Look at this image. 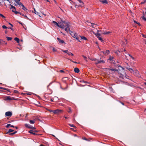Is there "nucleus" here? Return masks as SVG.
Wrapping results in <instances>:
<instances>
[{
    "instance_id": "f257e3e1",
    "label": "nucleus",
    "mask_w": 146,
    "mask_h": 146,
    "mask_svg": "<svg viewBox=\"0 0 146 146\" xmlns=\"http://www.w3.org/2000/svg\"><path fill=\"white\" fill-rule=\"evenodd\" d=\"M50 111L54 113V114H58L60 113L61 112L62 110L59 109H57L55 110H50Z\"/></svg>"
},
{
    "instance_id": "f03ea898",
    "label": "nucleus",
    "mask_w": 146,
    "mask_h": 146,
    "mask_svg": "<svg viewBox=\"0 0 146 146\" xmlns=\"http://www.w3.org/2000/svg\"><path fill=\"white\" fill-rule=\"evenodd\" d=\"M6 98L5 99V100H17V99H16L13 97H11L10 96H6Z\"/></svg>"
},
{
    "instance_id": "7ed1b4c3",
    "label": "nucleus",
    "mask_w": 146,
    "mask_h": 146,
    "mask_svg": "<svg viewBox=\"0 0 146 146\" xmlns=\"http://www.w3.org/2000/svg\"><path fill=\"white\" fill-rule=\"evenodd\" d=\"M62 51L66 53H67L68 54L69 56H73L74 55V54L72 53L71 52H68V50H62Z\"/></svg>"
},
{
    "instance_id": "20e7f679",
    "label": "nucleus",
    "mask_w": 146,
    "mask_h": 146,
    "mask_svg": "<svg viewBox=\"0 0 146 146\" xmlns=\"http://www.w3.org/2000/svg\"><path fill=\"white\" fill-rule=\"evenodd\" d=\"M25 126L27 127L30 129H35V127H34L32 126L31 125L28 124H25Z\"/></svg>"
},
{
    "instance_id": "39448f33",
    "label": "nucleus",
    "mask_w": 146,
    "mask_h": 146,
    "mask_svg": "<svg viewBox=\"0 0 146 146\" xmlns=\"http://www.w3.org/2000/svg\"><path fill=\"white\" fill-rule=\"evenodd\" d=\"M12 115V112L10 111H7L5 113V115L7 116H9L10 117Z\"/></svg>"
},
{
    "instance_id": "423d86ee",
    "label": "nucleus",
    "mask_w": 146,
    "mask_h": 146,
    "mask_svg": "<svg viewBox=\"0 0 146 146\" xmlns=\"http://www.w3.org/2000/svg\"><path fill=\"white\" fill-rule=\"evenodd\" d=\"M57 26L60 28H62V29H64V25L61 23V22H60V23H58V24Z\"/></svg>"
},
{
    "instance_id": "0eeeda50",
    "label": "nucleus",
    "mask_w": 146,
    "mask_h": 146,
    "mask_svg": "<svg viewBox=\"0 0 146 146\" xmlns=\"http://www.w3.org/2000/svg\"><path fill=\"white\" fill-rule=\"evenodd\" d=\"M106 69L108 70L109 71H110V70H111V71H113L114 72L117 71V72H118L120 70L119 69H113V68H106Z\"/></svg>"
},
{
    "instance_id": "6e6552de",
    "label": "nucleus",
    "mask_w": 146,
    "mask_h": 146,
    "mask_svg": "<svg viewBox=\"0 0 146 146\" xmlns=\"http://www.w3.org/2000/svg\"><path fill=\"white\" fill-rule=\"evenodd\" d=\"M29 133H30L31 134H33L34 135H39V134H38L34 132L33 130H30L29 131Z\"/></svg>"
},
{
    "instance_id": "1a4fd4ad",
    "label": "nucleus",
    "mask_w": 146,
    "mask_h": 146,
    "mask_svg": "<svg viewBox=\"0 0 146 146\" xmlns=\"http://www.w3.org/2000/svg\"><path fill=\"white\" fill-rule=\"evenodd\" d=\"M65 26H64L65 28H68V30L70 29V23L68 22H67V23L66 24Z\"/></svg>"
},
{
    "instance_id": "9d476101",
    "label": "nucleus",
    "mask_w": 146,
    "mask_h": 146,
    "mask_svg": "<svg viewBox=\"0 0 146 146\" xmlns=\"http://www.w3.org/2000/svg\"><path fill=\"white\" fill-rule=\"evenodd\" d=\"M57 39L59 41L60 43H62V44L64 43L65 44L64 41L63 40L60 39L58 37L57 38Z\"/></svg>"
},
{
    "instance_id": "9b49d317",
    "label": "nucleus",
    "mask_w": 146,
    "mask_h": 146,
    "mask_svg": "<svg viewBox=\"0 0 146 146\" xmlns=\"http://www.w3.org/2000/svg\"><path fill=\"white\" fill-rule=\"evenodd\" d=\"M10 9H12V11L14 13V12L16 11L15 7L13 5H11V7L10 8Z\"/></svg>"
},
{
    "instance_id": "f8f14e48",
    "label": "nucleus",
    "mask_w": 146,
    "mask_h": 146,
    "mask_svg": "<svg viewBox=\"0 0 146 146\" xmlns=\"http://www.w3.org/2000/svg\"><path fill=\"white\" fill-rule=\"evenodd\" d=\"M100 1L103 4L106 3L108 4V2L106 0H100Z\"/></svg>"
},
{
    "instance_id": "ddd939ff",
    "label": "nucleus",
    "mask_w": 146,
    "mask_h": 146,
    "mask_svg": "<svg viewBox=\"0 0 146 146\" xmlns=\"http://www.w3.org/2000/svg\"><path fill=\"white\" fill-rule=\"evenodd\" d=\"M74 71L75 73H78L80 72L79 69L77 68H75L74 69Z\"/></svg>"
},
{
    "instance_id": "4468645a",
    "label": "nucleus",
    "mask_w": 146,
    "mask_h": 146,
    "mask_svg": "<svg viewBox=\"0 0 146 146\" xmlns=\"http://www.w3.org/2000/svg\"><path fill=\"white\" fill-rule=\"evenodd\" d=\"M14 131V130H12L11 129H9L8 131L6 133L7 134H9V133H10V132H13Z\"/></svg>"
},
{
    "instance_id": "2eb2a0df",
    "label": "nucleus",
    "mask_w": 146,
    "mask_h": 146,
    "mask_svg": "<svg viewBox=\"0 0 146 146\" xmlns=\"http://www.w3.org/2000/svg\"><path fill=\"white\" fill-rule=\"evenodd\" d=\"M114 59V58L113 57L110 56L109 58L108 59V60L110 61H111Z\"/></svg>"
},
{
    "instance_id": "dca6fc26",
    "label": "nucleus",
    "mask_w": 146,
    "mask_h": 146,
    "mask_svg": "<svg viewBox=\"0 0 146 146\" xmlns=\"http://www.w3.org/2000/svg\"><path fill=\"white\" fill-rule=\"evenodd\" d=\"M143 17H142V19L143 20H144L146 21V18H145V16L144 13V12H143Z\"/></svg>"
},
{
    "instance_id": "f3484780",
    "label": "nucleus",
    "mask_w": 146,
    "mask_h": 146,
    "mask_svg": "<svg viewBox=\"0 0 146 146\" xmlns=\"http://www.w3.org/2000/svg\"><path fill=\"white\" fill-rule=\"evenodd\" d=\"M14 40L16 41L17 43H19V39L17 37H15L14 38Z\"/></svg>"
},
{
    "instance_id": "a211bd4d",
    "label": "nucleus",
    "mask_w": 146,
    "mask_h": 146,
    "mask_svg": "<svg viewBox=\"0 0 146 146\" xmlns=\"http://www.w3.org/2000/svg\"><path fill=\"white\" fill-rule=\"evenodd\" d=\"M98 62H99V64L100 63H102L104 64L105 63V62L104 60H98Z\"/></svg>"
},
{
    "instance_id": "6ab92c4d",
    "label": "nucleus",
    "mask_w": 146,
    "mask_h": 146,
    "mask_svg": "<svg viewBox=\"0 0 146 146\" xmlns=\"http://www.w3.org/2000/svg\"><path fill=\"white\" fill-rule=\"evenodd\" d=\"M97 38H98V39L100 40L102 42H103L104 41V40H103L102 38L100 36H97Z\"/></svg>"
},
{
    "instance_id": "aec40b11",
    "label": "nucleus",
    "mask_w": 146,
    "mask_h": 146,
    "mask_svg": "<svg viewBox=\"0 0 146 146\" xmlns=\"http://www.w3.org/2000/svg\"><path fill=\"white\" fill-rule=\"evenodd\" d=\"M10 126H11V127H13L14 128L15 127V126H13V125H11V124H7V125L6 126V127L7 128H8Z\"/></svg>"
},
{
    "instance_id": "412c9836",
    "label": "nucleus",
    "mask_w": 146,
    "mask_h": 146,
    "mask_svg": "<svg viewBox=\"0 0 146 146\" xmlns=\"http://www.w3.org/2000/svg\"><path fill=\"white\" fill-rule=\"evenodd\" d=\"M80 36L81 38L82 39H83L85 40H87V38L85 36Z\"/></svg>"
},
{
    "instance_id": "4be33fe9",
    "label": "nucleus",
    "mask_w": 146,
    "mask_h": 146,
    "mask_svg": "<svg viewBox=\"0 0 146 146\" xmlns=\"http://www.w3.org/2000/svg\"><path fill=\"white\" fill-rule=\"evenodd\" d=\"M110 51L109 50H107L105 52H103V53L105 54H108L109 53Z\"/></svg>"
},
{
    "instance_id": "5701e85b",
    "label": "nucleus",
    "mask_w": 146,
    "mask_h": 146,
    "mask_svg": "<svg viewBox=\"0 0 146 146\" xmlns=\"http://www.w3.org/2000/svg\"><path fill=\"white\" fill-rule=\"evenodd\" d=\"M77 36H78L77 34L76 33H74L73 34V35L72 37L73 38H75Z\"/></svg>"
},
{
    "instance_id": "b1692460",
    "label": "nucleus",
    "mask_w": 146,
    "mask_h": 146,
    "mask_svg": "<svg viewBox=\"0 0 146 146\" xmlns=\"http://www.w3.org/2000/svg\"><path fill=\"white\" fill-rule=\"evenodd\" d=\"M22 9L25 11L27 10V9L25 7V6L23 5H22Z\"/></svg>"
},
{
    "instance_id": "393cba45",
    "label": "nucleus",
    "mask_w": 146,
    "mask_h": 146,
    "mask_svg": "<svg viewBox=\"0 0 146 146\" xmlns=\"http://www.w3.org/2000/svg\"><path fill=\"white\" fill-rule=\"evenodd\" d=\"M35 119L33 120H30L29 121V122L31 123L32 124H34L35 123Z\"/></svg>"
},
{
    "instance_id": "a878e982",
    "label": "nucleus",
    "mask_w": 146,
    "mask_h": 146,
    "mask_svg": "<svg viewBox=\"0 0 146 146\" xmlns=\"http://www.w3.org/2000/svg\"><path fill=\"white\" fill-rule=\"evenodd\" d=\"M64 29H65L67 33L68 32H69L70 31V29H69V30H68L69 29L68 28H66L65 27V28H64Z\"/></svg>"
},
{
    "instance_id": "bb28decb",
    "label": "nucleus",
    "mask_w": 146,
    "mask_h": 146,
    "mask_svg": "<svg viewBox=\"0 0 146 146\" xmlns=\"http://www.w3.org/2000/svg\"><path fill=\"white\" fill-rule=\"evenodd\" d=\"M6 38H7V40H8V41L11 40L12 39V37H8V36Z\"/></svg>"
},
{
    "instance_id": "cd10ccee",
    "label": "nucleus",
    "mask_w": 146,
    "mask_h": 146,
    "mask_svg": "<svg viewBox=\"0 0 146 146\" xmlns=\"http://www.w3.org/2000/svg\"><path fill=\"white\" fill-rule=\"evenodd\" d=\"M111 33V32L110 31H108V32L106 31L105 33H102L103 34H104L105 35L108 34H109L110 33Z\"/></svg>"
},
{
    "instance_id": "c85d7f7f",
    "label": "nucleus",
    "mask_w": 146,
    "mask_h": 146,
    "mask_svg": "<svg viewBox=\"0 0 146 146\" xmlns=\"http://www.w3.org/2000/svg\"><path fill=\"white\" fill-rule=\"evenodd\" d=\"M91 24L92 25V27L93 28H94L95 27H96V26L97 25H96L94 23H91Z\"/></svg>"
},
{
    "instance_id": "c756f323",
    "label": "nucleus",
    "mask_w": 146,
    "mask_h": 146,
    "mask_svg": "<svg viewBox=\"0 0 146 146\" xmlns=\"http://www.w3.org/2000/svg\"><path fill=\"white\" fill-rule=\"evenodd\" d=\"M95 35L97 37V36H99L101 35V34L98 33H96L95 34Z\"/></svg>"
},
{
    "instance_id": "7c9ffc66",
    "label": "nucleus",
    "mask_w": 146,
    "mask_h": 146,
    "mask_svg": "<svg viewBox=\"0 0 146 146\" xmlns=\"http://www.w3.org/2000/svg\"><path fill=\"white\" fill-rule=\"evenodd\" d=\"M129 70L132 73L133 72V70L131 68H128Z\"/></svg>"
},
{
    "instance_id": "2f4dec72",
    "label": "nucleus",
    "mask_w": 146,
    "mask_h": 146,
    "mask_svg": "<svg viewBox=\"0 0 146 146\" xmlns=\"http://www.w3.org/2000/svg\"><path fill=\"white\" fill-rule=\"evenodd\" d=\"M52 22L54 25H56L57 26L58 24V23H57L55 21H53Z\"/></svg>"
},
{
    "instance_id": "473e14b6",
    "label": "nucleus",
    "mask_w": 146,
    "mask_h": 146,
    "mask_svg": "<svg viewBox=\"0 0 146 146\" xmlns=\"http://www.w3.org/2000/svg\"><path fill=\"white\" fill-rule=\"evenodd\" d=\"M1 40V44H7L6 42H5V41L2 40Z\"/></svg>"
},
{
    "instance_id": "72a5a7b5",
    "label": "nucleus",
    "mask_w": 146,
    "mask_h": 146,
    "mask_svg": "<svg viewBox=\"0 0 146 146\" xmlns=\"http://www.w3.org/2000/svg\"><path fill=\"white\" fill-rule=\"evenodd\" d=\"M17 3L18 5L20 6L21 5V6H22V5H23L21 2H17Z\"/></svg>"
},
{
    "instance_id": "f704fd0d",
    "label": "nucleus",
    "mask_w": 146,
    "mask_h": 146,
    "mask_svg": "<svg viewBox=\"0 0 146 146\" xmlns=\"http://www.w3.org/2000/svg\"><path fill=\"white\" fill-rule=\"evenodd\" d=\"M111 64H115V61L114 59L113 60L111 61Z\"/></svg>"
},
{
    "instance_id": "c9c22d12",
    "label": "nucleus",
    "mask_w": 146,
    "mask_h": 146,
    "mask_svg": "<svg viewBox=\"0 0 146 146\" xmlns=\"http://www.w3.org/2000/svg\"><path fill=\"white\" fill-rule=\"evenodd\" d=\"M128 55H129V56H130L131 58L133 60H134L135 58H134V57H133V56H132L131 54H128Z\"/></svg>"
},
{
    "instance_id": "e433bc0d",
    "label": "nucleus",
    "mask_w": 146,
    "mask_h": 146,
    "mask_svg": "<svg viewBox=\"0 0 146 146\" xmlns=\"http://www.w3.org/2000/svg\"><path fill=\"white\" fill-rule=\"evenodd\" d=\"M69 33L70 34V35L72 36L73 35V32L71 31H70L69 32Z\"/></svg>"
},
{
    "instance_id": "4c0bfd02",
    "label": "nucleus",
    "mask_w": 146,
    "mask_h": 146,
    "mask_svg": "<svg viewBox=\"0 0 146 146\" xmlns=\"http://www.w3.org/2000/svg\"><path fill=\"white\" fill-rule=\"evenodd\" d=\"M126 64H127V65L128 66H126V68L128 70H129V69H128V68H130V66H129L128 65V64L127 63H126Z\"/></svg>"
},
{
    "instance_id": "58836bf2",
    "label": "nucleus",
    "mask_w": 146,
    "mask_h": 146,
    "mask_svg": "<svg viewBox=\"0 0 146 146\" xmlns=\"http://www.w3.org/2000/svg\"><path fill=\"white\" fill-rule=\"evenodd\" d=\"M2 27L4 29H6L8 28L5 25H3L2 26Z\"/></svg>"
},
{
    "instance_id": "ea45409f",
    "label": "nucleus",
    "mask_w": 146,
    "mask_h": 146,
    "mask_svg": "<svg viewBox=\"0 0 146 146\" xmlns=\"http://www.w3.org/2000/svg\"><path fill=\"white\" fill-rule=\"evenodd\" d=\"M69 126H70L71 127H75V126L73 124H69Z\"/></svg>"
},
{
    "instance_id": "a19ab883",
    "label": "nucleus",
    "mask_w": 146,
    "mask_h": 146,
    "mask_svg": "<svg viewBox=\"0 0 146 146\" xmlns=\"http://www.w3.org/2000/svg\"><path fill=\"white\" fill-rule=\"evenodd\" d=\"M0 16L3 18H5V17L1 13L0 14Z\"/></svg>"
},
{
    "instance_id": "79ce46f5",
    "label": "nucleus",
    "mask_w": 146,
    "mask_h": 146,
    "mask_svg": "<svg viewBox=\"0 0 146 146\" xmlns=\"http://www.w3.org/2000/svg\"><path fill=\"white\" fill-rule=\"evenodd\" d=\"M22 15L25 17L27 19H29L26 15H24V14H22Z\"/></svg>"
},
{
    "instance_id": "37998d69",
    "label": "nucleus",
    "mask_w": 146,
    "mask_h": 146,
    "mask_svg": "<svg viewBox=\"0 0 146 146\" xmlns=\"http://www.w3.org/2000/svg\"><path fill=\"white\" fill-rule=\"evenodd\" d=\"M146 3V0H145V1H142V2H141V4H144Z\"/></svg>"
},
{
    "instance_id": "c03bdc74",
    "label": "nucleus",
    "mask_w": 146,
    "mask_h": 146,
    "mask_svg": "<svg viewBox=\"0 0 146 146\" xmlns=\"http://www.w3.org/2000/svg\"><path fill=\"white\" fill-rule=\"evenodd\" d=\"M54 98L56 100H58V97L56 96L54 97Z\"/></svg>"
},
{
    "instance_id": "a18cd8bd",
    "label": "nucleus",
    "mask_w": 146,
    "mask_h": 146,
    "mask_svg": "<svg viewBox=\"0 0 146 146\" xmlns=\"http://www.w3.org/2000/svg\"><path fill=\"white\" fill-rule=\"evenodd\" d=\"M67 22H66V21H65L64 20H63V21H62V22H61V23L62 24V23H64L65 24H66V23H67Z\"/></svg>"
},
{
    "instance_id": "49530a36",
    "label": "nucleus",
    "mask_w": 146,
    "mask_h": 146,
    "mask_svg": "<svg viewBox=\"0 0 146 146\" xmlns=\"http://www.w3.org/2000/svg\"><path fill=\"white\" fill-rule=\"evenodd\" d=\"M91 60H92V61H96V60H98L96 59V58H93V59H91Z\"/></svg>"
},
{
    "instance_id": "de8ad7c7",
    "label": "nucleus",
    "mask_w": 146,
    "mask_h": 146,
    "mask_svg": "<svg viewBox=\"0 0 146 146\" xmlns=\"http://www.w3.org/2000/svg\"><path fill=\"white\" fill-rule=\"evenodd\" d=\"M8 134L12 136L14 135V134L13 133H9Z\"/></svg>"
},
{
    "instance_id": "09e8293b",
    "label": "nucleus",
    "mask_w": 146,
    "mask_h": 146,
    "mask_svg": "<svg viewBox=\"0 0 146 146\" xmlns=\"http://www.w3.org/2000/svg\"><path fill=\"white\" fill-rule=\"evenodd\" d=\"M35 14H37V15H38L39 17H41V16H40V15H39V13H38V12H36H36H35Z\"/></svg>"
},
{
    "instance_id": "8fccbe9b",
    "label": "nucleus",
    "mask_w": 146,
    "mask_h": 146,
    "mask_svg": "<svg viewBox=\"0 0 146 146\" xmlns=\"http://www.w3.org/2000/svg\"><path fill=\"white\" fill-rule=\"evenodd\" d=\"M142 36L143 37L146 38V35H144L143 34H142Z\"/></svg>"
},
{
    "instance_id": "3c124183",
    "label": "nucleus",
    "mask_w": 146,
    "mask_h": 146,
    "mask_svg": "<svg viewBox=\"0 0 146 146\" xmlns=\"http://www.w3.org/2000/svg\"><path fill=\"white\" fill-rule=\"evenodd\" d=\"M75 38L77 40H78V41L79 42H80L81 41L80 40H79V38L78 37V36H77L76 38Z\"/></svg>"
},
{
    "instance_id": "603ef678",
    "label": "nucleus",
    "mask_w": 146,
    "mask_h": 146,
    "mask_svg": "<svg viewBox=\"0 0 146 146\" xmlns=\"http://www.w3.org/2000/svg\"><path fill=\"white\" fill-rule=\"evenodd\" d=\"M80 82H84V83H86V82H85L83 80H80Z\"/></svg>"
},
{
    "instance_id": "864d4df0",
    "label": "nucleus",
    "mask_w": 146,
    "mask_h": 146,
    "mask_svg": "<svg viewBox=\"0 0 146 146\" xmlns=\"http://www.w3.org/2000/svg\"><path fill=\"white\" fill-rule=\"evenodd\" d=\"M52 50H53V52H55L56 51H57V50L54 48H53L52 49Z\"/></svg>"
},
{
    "instance_id": "5fc2aeb1",
    "label": "nucleus",
    "mask_w": 146,
    "mask_h": 146,
    "mask_svg": "<svg viewBox=\"0 0 146 146\" xmlns=\"http://www.w3.org/2000/svg\"><path fill=\"white\" fill-rule=\"evenodd\" d=\"M14 92L15 93H18V91L17 90H14Z\"/></svg>"
},
{
    "instance_id": "6e6d98bb",
    "label": "nucleus",
    "mask_w": 146,
    "mask_h": 146,
    "mask_svg": "<svg viewBox=\"0 0 146 146\" xmlns=\"http://www.w3.org/2000/svg\"><path fill=\"white\" fill-rule=\"evenodd\" d=\"M3 90H7L8 91H9V90L8 89H6V88H3Z\"/></svg>"
},
{
    "instance_id": "4d7b16f0",
    "label": "nucleus",
    "mask_w": 146,
    "mask_h": 146,
    "mask_svg": "<svg viewBox=\"0 0 146 146\" xmlns=\"http://www.w3.org/2000/svg\"><path fill=\"white\" fill-rule=\"evenodd\" d=\"M14 13L16 14H18L19 13V12H18V11H15V12H14Z\"/></svg>"
},
{
    "instance_id": "13d9d810",
    "label": "nucleus",
    "mask_w": 146,
    "mask_h": 146,
    "mask_svg": "<svg viewBox=\"0 0 146 146\" xmlns=\"http://www.w3.org/2000/svg\"><path fill=\"white\" fill-rule=\"evenodd\" d=\"M79 6L77 5H75V7L76 8H78L79 7Z\"/></svg>"
},
{
    "instance_id": "bf43d9fd",
    "label": "nucleus",
    "mask_w": 146,
    "mask_h": 146,
    "mask_svg": "<svg viewBox=\"0 0 146 146\" xmlns=\"http://www.w3.org/2000/svg\"><path fill=\"white\" fill-rule=\"evenodd\" d=\"M98 62V61H96V62H95V64L96 65H97V64H99V62Z\"/></svg>"
},
{
    "instance_id": "052dcab7",
    "label": "nucleus",
    "mask_w": 146,
    "mask_h": 146,
    "mask_svg": "<svg viewBox=\"0 0 146 146\" xmlns=\"http://www.w3.org/2000/svg\"><path fill=\"white\" fill-rule=\"evenodd\" d=\"M60 72H61V73H64V71L63 70H60Z\"/></svg>"
},
{
    "instance_id": "680f3d73",
    "label": "nucleus",
    "mask_w": 146,
    "mask_h": 146,
    "mask_svg": "<svg viewBox=\"0 0 146 146\" xmlns=\"http://www.w3.org/2000/svg\"><path fill=\"white\" fill-rule=\"evenodd\" d=\"M82 56L85 59H86L87 58V57H86V56H84V55H83Z\"/></svg>"
},
{
    "instance_id": "e2e57ef3",
    "label": "nucleus",
    "mask_w": 146,
    "mask_h": 146,
    "mask_svg": "<svg viewBox=\"0 0 146 146\" xmlns=\"http://www.w3.org/2000/svg\"><path fill=\"white\" fill-rule=\"evenodd\" d=\"M9 24L10 25H11L12 27H13V25L12 24H11V23H9Z\"/></svg>"
},
{
    "instance_id": "0e129e2a",
    "label": "nucleus",
    "mask_w": 146,
    "mask_h": 146,
    "mask_svg": "<svg viewBox=\"0 0 146 146\" xmlns=\"http://www.w3.org/2000/svg\"><path fill=\"white\" fill-rule=\"evenodd\" d=\"M18 22L20 24H21V25H23V24L22 23H21V22H20V21H18Z\"/></svg>"
},
{
    "instance_id": "69168bd1",
    "label": "nucleus",
    "mask_w": 146,
    "mask_h": 146,
    "mask_svg": "<svg viewBox=\"0 0 146 146\" xmlns=\"http://www.w3.org/2000/svg\"><path fill=\"white\" fill-rule=\"evenodd\" d=\"M144 112L145 114H146V109L145 110Z\"/></svg>"
},
{
    "instance_id": "338daca9",
    "label": "nucleus",
    "mask_w": 146,
    "mask_h": 146,
    "mask_svg": "<svg viewBox=\"0 0 146 146\" xmlns=\"http://www.w3.org/2000/svg\"><path fill=\"white\" fill-rule=\"evenodd\" d=\"M33 131L34 132H35V133H36V132H38V131L37 130H33Z\"/></svg>"
},
{
    "instance_id": "774afa93",
    "label": "nucleus",
    "mask_w": 146,
    "mask_h": 146,
    "mask_svg": "<svg viewBox=\"0 0 146 146\" xmlns=\"http://www.w3.org/2000/svg\"><path fill=\"white\" fill-rule=\"evenodd\" d=\"M64 117L66 119H68L69 118V117L66 116H64Z\"/></svg>"
}]
</instances>
